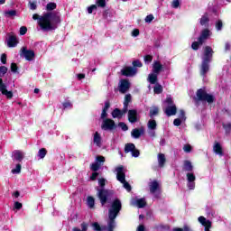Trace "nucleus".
Wrapping results in <instances>:
<instances>
[{
  "label": "nucleus",
  "instance_id": "nucleus-32",
  "mask_svg": "<svg viewBox=\"0 0 231 231\" xmlns=\"http://www.w3.org/2000/svg\"><path fill=\"white\" fill-rule=\"evenodd\" d=\"M147 125L150 131H156L157 125L155 120L153 119L149 120Z\"/></svg>",
  "mask_w": 231,
  "mask_h": 231
},
{
  "label": "nucleus",
  "instance_id": "nucleus-13",
  "mask_svg": "<svg viewBox=\"0 0 231 231\" xmlns=\"http://www.w3.org/2000/svg\"><path fill=\"white\" fill-rule=\"evenodd\" d=\"M131 88V83L127 79H121L119 83V91L120 93H127Z\"/></svg>",
  "mask_w": 231,
  "mask_h": 231
},
{
  "label": "nucleus",
  "instance_id": "nucleus-61",
  "mask_svg": "<svg viewBox=\"0 0 231 231\" xmlns=\"http://www.w3.org/2000/svg\"><path fill=\"white\" fill-rule=\"evenodd\" d=\"M119 127H121L123 131H127L128 129L127 125H125V123H119Z\"/></svg>",
  "mask_w": 231,
  "mask_h": 231
},
{
  "label": "nucleus",
  "instance_id": "nucleus-62",
  "mask_svg": "<svg viewBox=\"0 0 231 231\" xmlns=\"http://www.w3.org/2000/svg\"><path fill=\"white\" fill-rule=\"evenodd\" d=\"M97 177H98V172H93L92 175L90 176V180L92 181H95V180H97Z\"/></svg>",
  "mask_w": 231,
  "mask_h": 231
},
{
  "label": "nucleus",
  "instance_id": "nucleus-55",
  "mask_svg": "<svg viewBox=\"0 0 231 231\" xmlns=\"http://www.w3.org/2000/svg\"><path fill=\"white\" fill-rule=\"evenodd\" d=\"M132 37H138V35H140V30L138 29H134L132 31V33H131Z\"/></svg>",
  "mask_w": 231,
  "mask_h": 231
},
{
  "label": "nucleus",
  "instance_id": "nucleus-39",
  "mask_svg": "<svg viewBox=\"0 0 231 231\" xmlns=\"http://www.w3.org/2000/svg\"><path fill=\"white\" fill-rule=\"evenodd\" d=\"M153 91L156 95H160V93H162L163 91V88L162 87V85L157 84L154 88Z\"/></svg>",
  "mask_w": 231,
  "mask_h": 231
},
{
  "label": "nucleus",
  "instance_id": "nucleus-60",
  "mask_svg": "<svg viewBox=\"0 0 231 231\" xmlns=\"http://www.w3.org/2000/svg\"><path fill=\"white\" fill-rule=\"evenodd\" d=\"M11 71H13V73H17V64L15 63L11 64Z\"/></svg>",
  "mask_w": 231,
  "mask_h": 231
},
{
  "label": "nucleus",
  "instance_id": "nucleus-7",
  "mask_svg": "<svg viewBox=\"0 0 231 231\" xmlns=\"http://www.w3.org/2000/svg\"><path fill=\"white\" fill-rule=\"evenodd\" d=\"M113 194V191L105 189H97V197L100 199L101 205L104 206L107 203V199L109 196Z\"/></svg>",
  "mask_w": 231,
  "mask_h": 231
},
{
  "label": "nucleus",
  "instance_id": "nucleus-3",
  "mask_svg": "<svg viewBox=\"0 0 231 231\" xmlns=\"http://www.w3.org/2000/svg\"><path fill=\"white\" fill-rule=\"evenodd\" d=\"M214 54V51H212V47L206 46L204 48V54L202 56V63L200 66V75L205 77L207 73H208L210 69V61L212 60V55Z\"/></svg>",
  "mask_w": 231,
  "mask_h": 231
},
{
  "label": "nucleus",
  "instance_id": "nucleus-58",
  "mask_svg": "<svg viewBox=\"0 0 231 231\" xmlns=\"http://www.w3.org/2000/svg\"><path fill=\"white\" fill-rule=\"evenodd\" d=\"M133 66H134V68H142V61H140V60H134V61L133 62Z\"/></svg>",
  "mask_w": 231,
  "mask_h": 231
},
{
  "label": "nucleus",
  "instance_id": "nucleus-11",
  "mask_svg": "<svg viewBox=\"0 0 231 231\" xmlns=\"http://www.w3.org/2000/svg\"><path fill=\"white\" fill-rule=\"evenodd\" d=\"M0 92L2 93V95H5V97H6V98L8 99L14 97V92L8 91V89H6V85L3 83V79H0Z\"/></svg>",
  "mask_w": 231,
  "mask_h": 231
},
{
  "label": "nucleus",
  "instance_id": "nucleus-30",
  "mask_svg": "<svg viewBox=\"0 0 231 231\" xmlns=\"http://www.w3.org/2000/svg\"><path fill=\"white\" fill-rule=\"evenodd\" d=\"M165 154L163 153H159L158 154V163H159V167H163V165H165Z\"/></svg>",
  "mask_w": 231,
  "mask_h": 231
},
{
  "label": "nucleus",
  "instance_id": "nucleus-41",
  "mask_svg": "<svg viewBox=\"0 0 231 231\" xmlns=\"http://www.w3.org/2000/svg\"><path fill=\"white\" fill-rule=\"evenodd\" d=\"M90 169L91 171H94V172H97V171L100 169V163L98 162L92 163Z\"/></svg>",
  "mask_w": 231,
  "mask_h": 231
},
{
  "label": "nucleus",
  "instance_id": "nucleus-47",
  "mask_svg": "<svg viewBox=\"0 0 231 231\" xmlns=\"http://www.w3.org/2000/svg\"><path fill=\"white\" fill-rule=\"evenodd\" d=\"M223 127H224L226 133H230V131H231V123H225L223 125Z\"/></svg>",
  "mask_w": 231,
  "mask_h": 231
},
{
  "label": "nucleus",
  "instance_id": "nucleus-29",
  "mask_svg": "<svg viewBox=\"0 0 231 231\" xmlns=\"http://www.w3.org/2000/svg\"><path fill=\"white\" fill-rule=\"evenodd\" d=\"M131 94L125 95L124 102V113H127V107L129 106V102H131Z\"/></svg>",
  "mask_w": 231,
  "mask_h": 231
},
{
  "label": "nucleus",
  "instance_id": "nucleus-26",
  "mask_svg": "<svg viewBox=\"0 0 231 231\" xmlns=\"http://www.w3.org/2000/svg\"><path fill=\"white\" fill-rule=\"evenodd\" d=\"M124 115H125V113H124V108L123 110L121 111L120 109L118 108H116L113 112H112V116L113 118H122V116H124Z\"/></svg>",
  "mask_w": 231,
  "mask_h": 231
},
{
  "label": "nucleus",
  "instance_id": "nucleus-21",
  "mask_svg": "<svg viewBox=\"0 0 231 231\" xmlns=\"http://www.w3.org/2000/svg\"><path fill=\"white\" fill-rule=\"evenodd\" d=\"M128 120L131 124H134L138 120V113L136 110H129L128 111Z\"/></svg>",
  "mask_w": 231,
  "mask_h": 231
},
{
  "label": "nucleus",
  "instance_id": "nucleus-9",
  "mask_svg": "<svg viewBox=\"0 0 231 231\" xmlns=\"http://www.w3.org/2000/svg\"><path fill=\"white\" fill-rule=\"evenodd\" d=\"M186 176L188 189H189V190H194V189H196V175H194L192 172H188Z\"/></svg>",
  "mask_w": 231,
  "mask_h": 231
},
{
  "label": "nucleus",
  "instance_id": "nucleus-34",
  "mask_svg": "<svg viewBox=\"0 0 231 231\" xmlns=\"http://www.w3.org/2000/svg\"><path fill=\"white\" fill-rule=\"evenodd\" d=\"M192 169H193L192 162H190L189 161H185L184 162V171L190 172V171H192Z\"/></svg>",
  "mask_w": 231,
  "mask_h": 231
},
{
  "label": "nucleus",
  "instance_id": "nucleus-50",
  "mask_svg": "<svg viewBox=\"0 0 231 231\" xmlns=\"http://www.w3.org/2000/svg\"><path fill=\"white\" fill-rule=\"evenodd\" d=\"M97 5H92L89 7H88V13L93 14V11L97 10Z\"/></svg>",
  "mask_w": 231,
  "mask_h": 231
},
{
  "label": "nucleus",
  "instance_id": "nucleus-44",
  "mask_svg": "<svg viewBox=\"0 0 231 231\" xmlns=\"http://www.w3.org/2000/svg\"><path fill=\"white\" fill-rule=\"evenodd\" d=\"M92 226L94 228V230L96 231H102V227L100 226V225L98 224V222H94L92 223Z\"/></svg>",
  "mask_w": 231,
  "mask_h": 231
},
{
  "label": "nucleus",
  "instance_id": "nucleus-2",
  "mask_svg": "<svg viewBox=\"0 0 231 231\" xmlns=\"http://www.w3.org/2000/svg\"><path fill=\"white\" fill-rule=\"evenodd\" d=\"M120 210H122V202L118 199L114 200L108 210L107 230H115L116 228V221L115 219H116Z\"/></svg>",
  "mask_w": 231,
  "mask_h": 231
},
{
  "label": "nucleus",
  "instance_id": "nucleus-16",
  "mask_svg": "<svg viewBox=\"0 0 231 231\" xmlns=\"http://www.w3.org/2000/svg\"><path fill=\"white\" fill-rule=\"evenodd\" d=\"M121 73L125 77H134V75H136V69L133 67H126L121 70Z\"/></svg>",
  "mask_w": 231,
  "mask_h": 231
},
{
  "label": "nucleus",
  "instance_id": "nucleus-14",
  "mask_svg": "<svg viewBox=\"0 0 231 231\" xmlns=\"http://www.w3.org/2000/svg\"><path fill=\"white\" fill-rule=\"evenodd\" d=\"M22 54L23 55L24 59H26V60H32L35 59V52L32 50L26 49L25 47H23Z\"/></svg>",
  "mask_w": 231,
  "mask_h": 231
},
{
  "label": "nucleus",
  "instance_id": "nucleus-45",
  "mask_svg": "<svg viewBox=\"0 0 231 231\" xmlns=\"http://www.w3.org/2000/svg\"><path fill=\"white\" fill-rule=\"evenodd\" d=\"M156 115H158V107L153 106L150 110V116H154Z\"/></svg>",
  "mask_w": 231,
  "mask_h": 231
},
{
  "label": "nucleus",
  "instance_id": "nucleus-64",
  "mask_svg": "<svg viewBox=\"0 0 231 231\" xmlns=\"http://www.w3.org/2000/svg\"><path fill=\"white\" fill-rule=\"evenodd\" d=\"M81 228H82L81 231H88V224L82 223L81 224Z\"/></svg>",
  "mask_w": 231,
  "mask_h": 231
},
{
  "label": "nucleus",
  "instance_id": "nucleus-36",
  "mask_svg": "<svg viewBox=\"0 0 231 231\" xmlns=\"http://www.w3.org/2000/svg\"><path fill=\"white\" fill-rule=\"evenodd\" d=\"M17 15V11L15 10H9L5 12V17H15Z\"/></svg>",
  "mask_w": 231,
  "mask_h": 231
},
{
  "label": "nucleus",
  "instance_id": "nucleus-20",
  "mask_svg": "<svg viewBox=\"0 0 231 231\" xmlns=\"http://www.w3.org/2000/svg\"><path fill=\"white\" fill-rule=\"evenodd\" d=\"M150 187V192L151 194H155V192H158L160 190V182L153 180L149 183Z\"/></svg>",
  "mask_w": 231,
  "mask_h": 231
},
{
  "label": "nucleus",
  "instance_id": "nucleus-23",
  "mask_svg": "<svg viewBox=\"0 0 231 231\" xmlns=\"http://www.w3.org/2000/svg\"><path fill=\"white\" fill-rule=\"evenodd\" d=\"M213 151L215 154L218 156H223V146L218 142H216L213 145Z\"/></svg>",
  "mask_w": 231,
  "mask_h": 231
},
{
  "label": "nucleus",
  "instance_id": "nucleus-37",
  "mask_svg": "<svg viewBox=\"0 0 231 231\" xmlns=\"http://www.w3.org/2000/svg\"><path fill=\"white\" fill-rule=\"evenodd\" d=\"M30 10H35L37 8V0H30L28 3Z\"/></svg>",
  "mask_w": 231,
  "mask_h": 231
},
{
  "label": "nucleus",
  "instance_id": "nucleus-49",
  "mask_svg": "<svg viewBox=\"0 0 231 231\" xmlns=\"http://www.w3.org/2000/svg\"><path fill=\"white\" fill-rule=\"evenodd\" d=\"M202 43H199V42H194L192 44H191V48L192 50H199V46H201Z\"/></svg>",
  "mask_w": 231,
  "mask_h": 231
},
{
  "label": "nucleus",
  "instance_id": "nucleus-27",
  "mask_svg": "<svg viewBox=\"0 0 231 231\" xmlns=\"http://www.w3.org/2000/svg\"><path fill=\"white\" fill-rule=\"evenodd\" d=\"M133 138H140L143 134V128H135L131 133Z\"/></svg>",
  "mask_w": 231,
  "mask_h": 231
},
{
  "label": "nucleus",
  "instance_id": "nucleus-59",
  "mask_svg": "<svg viewBox=\"0 0 231 231\" xmlns=\"http://www.w3.org/2000/svg\"><path fill=\"white\" fill-rule=\"evenodd\" d=\"M14 208L16 209V210H21V208H23V204L22 203H20V202H14Z\"/></svg>",
  "mask_w": 231,
  "mask_h": 231
},
{
  "label": "nucleus",
  "instance_id": "nucleus-40",
  "mask_svg": "<svg viewBox=\"0 0 231 231\" xmlns=\"http://www.w3.org/2000/svg\"><path fill=\"white\" fill-rule=\"evenodd\" d=\"M55 8H57V4L55 3H49L46 5V10L48 11L55 10Z\"/></svg>",
  "mask_w": 231,
  "mask_h": 231
},
{
  "label": "nucleus",
  "instance_id": "nucleus-24",
  "mask_svg": "<svg viewBox=\"0 0 231 231\" xmlns=\"http://www.w3.org/2000/svg\"><path fill=\"white\" fill-rule=\"evenodd\" d=\"M208 37H210V31L207 29L202 31L201 35L199 38V44H203V42H205V41L208 40Z\"/></svg>",
  "mask_w": 231,
  "mask_h": 231
},
{
  "label": "nucleus",
  "instance_id": "nucleus-43",
  "mask_svg": "<svg viewBox=\"0 0 231 231\" xmlns=\"http://www.w3.org/2000/svg\"><path fill=\"white\" fill-rule=\"evenodd\" d=\"M8 71V68L5 66L0 67V77H5L6 75V72Z\"/></svg>",
  "mask_w": 231,
  "mask_h": 231
},
{
  "label": "nucleus",
  "instance_id": "nucleus-56",
  "mask_svg": "<svg viewBox=\"0 0 231 231\" xmlns=\"http://www.w3.org/2000/svg\"><path fill=\"white\" fill-rule=\"evenodd\" d=\"M98 185L101 186V188H104L106 186V179H98Z\"/></svg>",
  "mask_w": 231,
  "mask_h": 231
},
{
  "label": "nucleus",
  "instance_id": "nucleus-42",
  "mask_svg": "<svg viewBox=\"0 0 231 231\" xmlns=\"http://www.w3.org/2000/svg\"><path fill=\"white\" fill-rule=\"evenodd\" d=\"M96 5H97L99 8H106V0H96Z\"/></svg>",
  "mask_w": 231,
  "mask_h": 231
},
{
  "label": "nucleus",
  "instance_id": "nucleus-35",
  "mask_svg": "<svg viewBox=\"0 0 231 231\" xmlns=\"http://www.w3.org/2000/svg\"><path fill=\"white\" fill-rule=\"evenodd\" d=\"M208 23V14H205L200 19L201 26H207Z\"/></svg>",
  "mask_w": 231,
  "mask_h": 231
},
{
  "label": "nucleus",
  "instance_id": "nucleus-10",
  "mask_svg": "<svg viewBox=\"0 0 231 231\" xmlns=\"http://www.w3.org/2000/svg\"><path fill=\"white\" fill-rule=\"evenodd\" d=\"M125 152H132L134 158H138L140 156V151L136 150V146L134 143H127L125 147Z\"/></svg>",
  "mask_w": 231,
  "mask_h": 231
},
{
  "label": "nucleus",
  "instance_id": "nucleus-8",
  "mask_svg": "<svg viewBox=\"0 0 231 231\" xmlns=\"http://www.w3.org/2000/svg\"><path fill=\"white\" fill-rule=\"evenodd\" d=\"M101 128L104 131H113V129L116 128V125L112 119H104Z\"/></svg>",
  "mask_w": 231,
  "mask_h": 231
},
{
  "label": "nucleus",
  "instance_id": "nucleus-38",
  "mask_svg": "<svg viewBox=\"0 0 231 231\" xmlns=\"http://www.w3.org/2000/svg\"><path fill=\"white\" fill-rule=\"evenodd\" d=\"M47 153H48V151H46L45 148H42L38 152V156H39V158H41L42 160L46 156Z\"/></svg>",
  "mask_w": 231,
  "mask_h": 231
},
{
  "label": "nucleus",
  "instance_id": "nucleus-1",
  "mask_svg": "<svg viewBox=\"0 0 231 231\" xmlns=\"http://www.w3.org/2000/svg\"><path fill=\"white\" fill-rule=\"evenodd\" d=\"M34 21L38 20V24L44 32H51L57 30V26L60 24V17L55 13H45L42 16L37 14L32 15Z\"/></svg>",
  "mask_w": 231,
  "mask_h": 231
},
{
  "label": "nucleus",
  "instance_id": "nucleus-54",
  "mask_svg": "<svg viewBox=\"0 0 231 231\" xmlns=\"http://www.w3.org/2000/svg\"><path fill=\"white\" fill-rule=\"evenodd\" d=\"M216 28H217V31L221 30V28H223V22H221V20H218L216 23Z\"/></svg>",
  "mask_w": 231,
  "mask_h": 231
},
{
  "label": "nucleus",
  "instance_id": "nucleus-48",
  "mask_svg": "<svg viewBox=\"0 0 231 231\" xmlns=\"http://www.w3.org/2000/svg\"><path fill=\"white\" fill-rule=\"evenodd\" d=\"M145 23H152V21H154V15L152 14H149L145 17L144 19Z\"/></svg>",
  "mask_w": 231,
  "mask_h": 231
},
{
  "label": "nucleus",
  "instance_id": "nucleus-12",
  "mask_svg": "<svg viewBox=\"0 0 231 231\" xmlns=\"http://www.w3.org/2000/svg\"><path fill=\"white\" fill-rule=\"evenodd\" d=\"M199 223L202 225V226L205 227V231H210V228H212V222L208 219H206L205 217L200 216L198 218Z\"/></svg>",
  "mask_w": 231,
  "mask_h": 231
},
{
  "label": "nucleus",
  "instance_id": "nucleus-17",
  "mask_svg": "<svg viewBox=\"0 0 231 231\" xmlns=\"http://www.w3.org/2000/svg\"><path fill=\"white\" fill-rule=\"evenodd\" d=\"M185 120H187V117H185V111L180 110L179 118L174 119L173 125L179 127V125H181V123L185 122Z\"/></svg>",
  "mask_w": 231,
  "mask_h": 231
},
{
  "label": "nucleus",
  "instance_id": "nucleus-52",
  "mask_svg": "<svg viewBox=\"0 0 231 231\" xmlns=\"http://www.w3.org/2000/svg\"><path fill=\"white\" fill-rule=\"evenodd\" d=\"M172 8H180V0H173L171 3Z\"/></svg>",
  "mask_w": 231,
  "mask_h": 231
},
{
  "label": "nucleus",
  "instance_id": "nucleus-46",
  "mask_svg": "<svg viewBox=\"0 0 231 231\" xmlns=\"http://www.w3.org/2000/svg\"><path fill=\"white\" fill-rule=\"evenodd\" d=\"M13 174H19L21 172V164H16L15 169L12 170Z\"/></svg>",
  "mask_w": 231,
  "mask_h": 231
},
{
  "label": "nucleus",
  "instance_id": "nucleus-4",
  "mask_svg": "<svg viewBox=\"0 0 231 231\" xmlns=\"http://www.w3.org/2000/svg\"><path fill=\"white\" fill-rule=\"evenodd\" d=\"M116 178L117 180L123 183L124 188L128 191L131 192V185L125 181V172H124V166H119L116 168Z\"/></svg>",
  "mask_w": 231,
  "mask_h": 231
},
{
  "label": "nucleus",
  "instance_id": "nucleus-5",
  "mask_svg": "<svg viewBox=\"0 0 231 231\" xmlns=\"http://www.w3.org/2000/svg\"><path fill=\"white\" fill-rule=\"evenodd\" d=\"M165 103L167 104V106L164 108V113L167 115V116H174L178 109L172 101V97H168L165 100Z\"/></svg>",
  "mask_w": 231,
  "mask_h": 231
},
{
  "label": "nucleus",
  "instance_id": "nucleus-63",
  "mask_svg": "<svg viewBox=\"0 0 231 231\" xmlns=\"http://www.w3.org/2000/svg\"><path fill=\"white\" fill-rule=\"evenodd\" d=\"M1 62L2 64H6V54H2Z\"/></svg>",
  "mask_w": 231,
  "mask_h": 231
},
{
  "label": "nucleus",
  "instance_id": "nucleus-57",
  "mask_svg": "<svg viewBox=\"0 0 231 231\" xmlns=\"http://www.w3.org/2000/svg\"><path fill=\"white\" fill-rule=\"evenodd\" d=\"M26 32H28V29L24 26H22L20 28V35H26Z\"/></svg>",
  "mask_w": 231,
  "mask_h": 231
},
{
  "label": "nucleus",
  "instance_id": "nucleus-19",
  "mask_svg": "<svg viewBox=\"0 0 231 231\" xmlns=\"http://www.w3.org/2000/svg\"><path fill=\"white\" fill-rule=\"evenodd\" d=\"M18 43L19 42L17 41V37L14 34H10L7 40V46L9 48H15V46H17Z\"/></svg>",
  "mask_w": 231,
  "mask_h": 231
},
{
  "label": "nucleus",
  "instance_id": "nucleus-22",
  "mask_svg": "<svg viewBox=\"0 0 231 231\" xmlns=\"http://www.w3.org/2000/svg\"><path fill=\"white\" fill-rule=\"evenodd\" d=\"M163 70V65L160 61H153L152 64V73L160 75V71Z\"/></svg>",
  "mask_w": 231,
  "mask_h": 231
},
{
  "label": "nucleus",
  "instance_id": "nucleus-18",
  "mask_svg": "<svg viewBox=\"0 0 231 231\" xmlns=\"http://www.w3.org/2000/svg\"><path fill=\"white\" fill-rule=\"evenodd\" d=\"M12 156L14 162H23V160H24V153L19 150L14 151Z\"/></svg>",
  "mask_w": 231,
  "mask_h": 231
},
{
  "label": "nucleus",
  "instance_id": "nucleus-31",
  "mask_svg": "<svg viewBox=\"0 0 231 231\" xmlns=\"http://www.w3.org/2000/svg\"><path fill=\"white\" fill-rule=\"evenodd\" d=\"M87 205L88 208H95V198L88 196L87 198Z\"/></svg>",
  "mask_w": 231,
  "mask_h": 231
},
{
  "label": "nucleus",
  "instance_id": "nucleus-25",
  "mask_svg": "<svg viewBox=\"0 0 231 231\" xmlns=\"http://www.w3.org/2000/svg\"><path fill=\"white\" fill-rule=\"evenodd\" d=\"M93 143L97 145V147H102V137L98 132L94 134Z\"/></svg>",
  "mask_w": 231,
  "mask_h": 231
},
{
  "label": "nucleus",
  "instance_id": "nucleus-53",
  "mask_svg": "<svg viewBox=\"0 0 231 231\" xmlns=\"http://www.w3.org/2000/svg\"><path fill=\"white\" fill-rule=\"evenodd\" d=\"M144 62H145L146 64H149L150 62H152V56H151V55H146V56L144 57Z\"/></svg>",
  "mask_w": 231,
  "mask_h": 231
},
{
  "label": "nucleus",
  "instance_id": "nucleus-51",
  "mask_svg": "<svg viewBox=\"0 0 231 231\" xmlns=\"http://www.w3.org/2000/svg\"><path fill=\"white\" fill-rule=\"evenodd\" d=\"M184 152H190L192 151V146L190 144H185L183 147Z\"/></svg>",
  "mask_w": 231,
  "mask_h": 231
},
{
  "label": "nucleus",
  "instance_id": "nucleus-15",
  "mask_svg": "<svg viewBox=\"0 0 231 231\" xmlns=\"http://www.w3.org/2000/svg\"><path fill=\"white\" fill-rule=\"evenodd\" d=\"M131 205L133 207H137L138 208H143L147 205L145 199H133L131 200Z\"/></svg>",
  "mask_w": 231,
  "mask_h": 231
},
{
  "label": "nucleus",
  "instance_id": "nucleus-33",
  "mask_svg": "<svg viewBox=\"0 0 231 231\" xmlns=\"http://www.w3.org/2000/svg\"><path fill=\"white\" fill-rule=\"evenodd\" d=\"M109 106H110L109 102L106 101V102L105 103V106H104L103 111H102V114H101V118L104 119V118H106V117H107V109H109Z\"/></svg>",
  "mask_w": 231,
  "mask_h": 231
},
{
  "label": "nucleus",
  "instance_id": "nucleus-28",
  "mask_svg": "<svg viewBox=\"0 0 231 231\" xmlns=\"http://www.w3.org/2000/svg\"><path fill=\"white\" fill-rule=\"evenodd\" d=\"M148 82H150V84H156V82H158V74L154 72H152L151 74H149Z\"/></svg>",
  "mask_w": 231,
  "mask_h": 231
},
{
  "label": "nucleus",
  "instance_id": "nucleus-6",
  "mask_svg": "<svg viewBox=\"0 0 231 231\" xmlns=\"http://www.w3.org/2000/svg\"><path fill=\"white\" fill-rule=\"evenodd\" d=\"M197 97L198 100L201 102H208V104H212L214 102V96L208 94L205 89H199L197 91Z\"/></svg>",
  "mask_w": 231,
  "mask_h": 231
}]
</instances>
